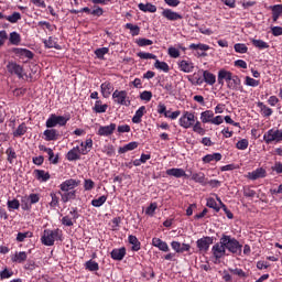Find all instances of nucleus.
I'll use <instances>...</instances> for the list:
<instances>
[{
  "label": "nucleus",
  "instance_id": "1",
  "mask_svg": "<svg viewBox=\"0 0 282 282\" xmlns=\"http://www.w3.org/2000/svg\"><path fill=\"white\" fill-rule=\"evenodd\" d=\"M220 243L225 246V250H228L232 254H241V248H243V246H241L236 238H232V236L223 235Z\"/></svg>",
  "mask_w": 282,
  "mask_h": 282
},
{
  "label": "nucleus",
  "instance_id": "2",
  "mask_svg": "<svg viewBox=\"0 0 282 282\" xmlns=\"http://www.w3.org/2000/svg\"><path fill=\"white\" fill-rule=\"evenodd\" d=\"M63 237V230L61 229H45L41 237L43 246H54L55 241H59Z\"/></svg>",
  "mask_w": 282,
  "mask_h": 282
},
{
  "label": "nucleus",
  "instance_id": "3",
  "mask_svg": "<svg viewBox=\"0 0 282 282\" xmlns=\"http://www.w3.org/2000/svg\"><path fill=\"white\" fill-rule=\"evenodd\" d=\"M265 144H279L282 142V129L272 128L263 134Z\"/></svg>",
  "mask_w": 282,
  "mask_h": 282
},
{
  "label": "nucleus",
  "instance_id": "4",
  "mask_svg": "<svg viewBox=\"0 0 282 282\" xmlns=\"http://www.w3.org/2000/svg\"><path fill=\"white\" fill-rule=\"evenodd\" d=\"M67 122H69V117L56 116L55 113H52L50 115L45 124L47 129H54V127H65Z\"/></svg>",
  "mask_w": 282,
  "mask_h": 282
},
{
  "label": "nucleus",
  "instance_id": "5",
  "mask_svg": "<svg viewBox=\"0 0 282 282\" xmlns=\"http://www.w3.org/2000/svg\"><path fill=\"white\" fill-rule=\"evenodd\" d=\"M112 100L115 105H121L122 107L131 106V100L129 99V94L127 90H115L112 93Z\"/></svg>",
  "mask_w": 282,
  "mask_h": 282
},
{
  "label": "nucleus",
  "instance_id": "6",
  "mask_svg": "<svg viewBox=\"0 0 282 282\" xmlns=\"http://www.w3.org/2000/svg\"><path fill=\"white\" fill-rule=\"evenodd\" d=\"M178 124L183 129H191L195 124V112L184 111L178 119Z\"/></svg>",
  "mask_w": 282,
  "mask_h": 282
},
{
  "label": "nucleus",
  "instance_id": "7",
  "mask_svg": "<svg viewBox=\"0 0 282 282\" xmlns=\"http://www.w3.org/2000/svg\"><path fill=\"white\" fill-rule=\"evenodd\" d=\"M78 217H80V214H78V209L74 207L69 212V215L62 218V224L63 226L72 227L76 224V219H78Z\"/></svg>",
  "mask_w": 282,
  "mask_h": 282
},
{
  "label": "nucleus",
  "instance_id": "8",
  "mask_svg": "<svg viewBox=\"0 0 282 282\" xmlns=\"http://www.w3.org/2000/svg\"><path fill=\"white\" fill-rule=\"evenodd\" d=\"M196 246L200 252H208L210 246H213V237H203L196 241Z\"/></svg>",
  "mask_w": 282,
  "mask_h": 282
},
{
  "label": "nucleus",
  "instance_id": "9",
  "mask_svg": "<svg viewBox=\"0 0 282 282\" xmlns=\"http://www.w3.org/2000/svg\"><path fill=\"white\" fill-rule=\"evenodd\" d=\"M80 186V181H76L74 178H69L64 181L61 185H59V192H72V191H76L74 188Z\"/></svg>",
  "mask_w": 282,
  "mask_h": 282
},
{
  "label": "nucleus",
  "instance_id": "10",
  "mask_svg": "<svg viewBox=\"0 0 282 282\" xmlns=\"http://www.w3.org/2000/svg\"><path fill=\"white\" fill-rule=\"evenodd\" d=\"M9 74L12 76H18V78H23V66L17 64L15 62H9L7 65Z\"/></svg>",
  "mask_w": 282,
  "mask_h": 282
},
{
  "label": "nucleus",
  "instance_id": "11",
  "mask_svg": "<svg viewBox=\"0 0 282 282\" xmlns=\"http://www.w3.org/2000/svg\"><path fill=\"white\" fill-rule=\"evenodd\" d=\"M212 252L215 259H221L226 257V247L224 243H221V240L213 246Z\"/></svg>",
  "mask_w": 282,
  "mask_h": 282
},
{
  "label": "nucleus",
  "instance_id": "12",
  "mask_svg": "<svg viewBox=\"0 0 282 282\" xmlns=\"http://www.w3.org/2000/svg\"><path fill=\"white\" fill-rule=\"evenodd\" d=\"M177 65L180 72H183L184 74H191L195 69V64L191 61H178Z\"/></svg>",
  "mask_w": 282,
  "mask_h": 282
},
{
  "label": "nucleus",
  "instance_id": "13",
  "mask_svg": "<svg viewBox=\"0 0 282 282\" xmlns=\"http://www.w3.org/2000/svg\"><path fill=\"white\" fill-rule=\"evenodd\" d=\"M161 14L167 21H180V20L184 19V17H182V14H180L171 9H164Z\"/></svg>",
  "mask_w": 282,
  "mask_h": 282
},
{
  "label": "nucleus",
  "instance_id": "14",
  "mask_svg": "<svg viewBox=\"0 0 282 282\" xmlns=\"http://www.w3.org/2000/svg\"><path fill=\"white\" fill-rule=\"evenodd\" d=\"M43 135H44V140L46 142H54L56 140H58V138H61V133H58V130L56 129H46L44 132H43Z\"/></svg>",
  "mask_w": 282,
  "mask_h": 282
},
{
  "label": "nucleus",
  "instance_id": "15",
  "mask_svg": "<svg viewBox=\"0 0 282 282\" xmlns=\"http://www.w3.org/2000/svg\"><path fill=\"white\" fill-rule=\"evenodd\" d=\"M231 78H232V73L230 70L223 68L218 72V78H217L218 85H224V80H226V83L228 85V83H230Z\"/></svg>",
  "mask_w": 282,
  "mask_h": 282
},
{
  "label": "nucleus",
  "instance_id": "16",
  "mask_svg": "<svg viewBox=\"0 0 282 282\" xmlns=\"http://www.w3.org/2000/svg\"><path fill=\"white\" fill-rule=\"evenodd\" d=\"M12 263H25L28 261V252L25 251H15L10 256Z\"/></svg>",
  "mask_w": 282,
  "mask_h": 282
},
{
  "label": "nucleus",
  "instance_id": "17",
  "mask_svg": "<svg viewBox=\"0 0 282 282\" xmlns=\"http://www.w3.org/2000/svg\"><path fill=\"white\" fill-rule=\"evenodd\" d=\"M80 147L76 145L67 152L66 159L68 162H76V160H80Z\"/></svg>",
  "mask_w": 282,
  "mask_h": 282
},
{
  "label": "nucleus",
  "instance_id": "18",
  "mask_svg": "<svg viewBox=\"0 0 282 282\" xmlns=\"http://www.w3.org/2000/svg\"><path fill=\"white\" fill-rule=\"evenodd\" d=\"M26 204L23 206V210H30L32 208V204H39L41 202V195L39 194H30L26 198Z\"/></svg>",
  "mask_w": 282,
  "mask_h": 282
},
{
  "label": "nucleus",
  "instance_id": "19",
  "mask_svg": "<svg viewBox=\"0 0 282 282\" xmlns=\"http://www.w3.org/2000/svg\"><path fill=\"white\" fill-rule=\"evenodd\" d=\"M166 175H169L170 177H188V175H186V171H184V169H180V167H172L166 170Z\"/></svg>",
  "mask_w": 282,
  "mask_h": 282
},
{
  "label": "nucleus",
  "instance_id": "20",
  "mask_svg": "<svg viewBox=\"0 0 282 282\" xmlns=\"http://www.w3.org/2000/svg\"><path fill=\"white\" fill-rule=\"evenodd\" d=\"M268 175V172L263 167H258L248 174L249 180H261Z\"/></svg>",
  "mask_w": 282,
  "mask_h": 282
},
{
  "label": "nucleus",
  "instance_id": "21",
  "mask_svg": "<svg viewBox=\"0 0 282 282\" xmlns=\"http://www.w3.org/2000/svg\"><path fill=\"white\" fill-rule=\"evenodd\" d=\"M126 256H127V249L124 247H121L119 249H113L110 252V257L115 261H122V259H124Z\"/></svg>",
  "mask_w": 282,
  "mask_h": 282
},
{
  "label": "nucleus",
  "instance_id": "22",
  "mask_svg": "<svg viewBox=\"0 0 282 282\" xmlns=\"http://www.w3.org/2000/svg\"><path fill=\"white\" fill-rule=\"evenodd\" d=\"M80 147L82 148H79V152L82 155H87V153L94 149V140L91 138L86 139L85 142H80Z\"/></svg>",
  "mask_w": 282,
  "mask_h": 282
},
{
  "label": "nucleus",
  "instance_id": "23",
  "mask_svg": "<svg viewBox=\"0 0 282 282\" xmlns=\"http://www.w3.org/2000/svg\"><path fill=\"white\" fill-rule=\"evenodd\" d=\"M116 131V123H110L109 126H101L98 129V135L108 137L111 135Z\"/></svg>",
  "mask_w": 282,
  "mask_h": 282
},
{
  "label": "nucleus",
  "instance_id": "24",
  "mask_svg": "<svg viewBox=\"0 0 282 282\" xmlns=\"http://www.w3.org/2000/svg\"><path fill=\"white\" fill-rule=\"evenodd\" d=\"M202 72H203V83H206V85H210V86L217 83V76L210 73V70H202Z\"/></svg>",
  "mask_w": 282,
  "mask_h": 282
},
{
  "label": "nucleus",
  "instance_id": "25",
  "mask_svg": "<svg viewBox=\"0 0 282 282\" xmlns=\"http://www.w3.org/2000/svg\"><path fill=\"white\" fill-rule=\"evenodd\" d=\"M191 178L193 182H196V184H200L202 186H206L208 184V180L204 172L193 173Z\"/></svg>",
  "mask_w": 282,
  "mask_h": 282
},
{
  "label": "nucleus",
  "instance_id": "26",
  "mask_svg": "<svg viewBox=\"0 0 282 282\" xmlns=\"http://www.w3.org/2000/svg\"><path fill=\"white\" fill-rule=\"evenodd\" d=\"M152 246L161 250V252H169V243L160 238L152 239Z\"/></svg>",
  "mask_w": 282,
  "mask_h": 282
},
{
  "label": "nucleus",
  "instance_id": "27",
  "mask_svg": "<svg viewBox=\"0 0 282 282\" xmlns=\"http://www.w3.org/2000/svg\"><path fill=\"white\" fill-rule=\"evenodd\" d=\"M101 96L109 98L113 91V85L110 82H105L100 85Z\"/></svg>",
  "mask_w": 282,
  "mask_h": 282
},
{
  "label": "nucleus",
  "instance_id": "28",
  "mask_svg": "<svg viewBox=\"0 0 282 282\" xmlns=\"http://www.w3.org/2000/svg\"><path fill=\"white\" fill-rule=\"evenodd\" d=\"M45 47L48 50H62L61 45L58 44V39L50 36L47 40L43 41Z\"/></svg>",
  "mask_w": 282,
  "mask_h": 282
},
{
  "label": "nucleus",
  "instance_id": "29",
  "mask_svg": "<svg viewBox=\"0 0 282 282\" xmlns=\"http://www.w3.org/2000/svg\"><path fill=\"white\" fill-rule=\"evenodd\" d=\"M58 195H61L63 204H67V202H72V199H76V191L58 192Z\"/></svg>",
  "mask_w": 282,
  "mask_h": 282
},
{
  "label": "nucleus",
  "instance_id": "30",
  "mask_svg": "<svg viewBox=\"0 0 282 282\" xmlns=\"http://www.w3.org/2000/svg\"><path fill=\"white\" fill-rule=\"evenodd\" d=\"M213 118H215V112L213 110H205L200 113V121L203 124H208V122H213Z\"/></svg>",
  "mask_w": 282,
  "mask_h": 282
},
{
  "label": "nucleus",
  "instance_id": "31",
  "mask_svg": "<svg viewBox=\"0 0 282 282\" xmlns=\"http://www.w3.org/2000/svg\"><path fill=\"white\" fill-rule=\"evenodd\" d=\"M257 107H259L260 111H261V115L264 117V118H270V116H272V113H274V111L272 110V108L265 106V104L259 101L257 104Z\"/></svg>",
  "mask_w": 282,
  "mask_h": 282
},
{
  "label": "nucleus",
  "instance_id": "32",
  "mask_svg": "<svg viewBox=\"0 0 282 282\" xmlns=\"http://www.w3.org/2000/svg\"><path fill=\"white\" fill-rule=\"evenodd\" d=\"M144 111H147V107L141 106L134 113V116L132 117V122L134 124H140V122H142V117L144 116Z\"/></svg>",
  "mask_w": 282,
  "mask_h": 282
},
{
  "label": "nucleus",
  "instance_id": "33",
  "mask_svg": "<svg viewBox=\"0 0 282 282\" xmlns=\"http://www.w3.org/2000/svg\"><path fill=\"white\" fill-rule=\"evenodd\" d=\"M221 153H213L203 156L204 164H210V162H220Z\"/></svg>",
  "mask_w": 282,
  "mask_h": 282
},
{
  "label": "nucleus",
  "instance_id": "34",
  "mask_svg": "<svg viewBox=\"0 0 282 282\" xmlns=\"http://www.w3.org/2000/svg\"><path fill=\"white\" fill-rule=\"evenodd\" d=\"M138 8L139 10H141V12H151V13H154V12H158V7H155V4H152V3H139L138 4Z\"/></svg>",
  "mask_w": 282,
  "mask_h": 282
},
{
  "label": "nucleus",
  "instance_id": "35",
  "mask_svg": "<svg viewBox=\"0 0 282 282\" xmlns=\"http://www.w3.org/2000/svg\"><path fill=\"white\" fill-rule=\"evenodd\" d=\"M34 175L39 182H47L50 180V174L45 170H34Z\"/></svg>",
  "mask_w": 282,
  "mask_h": 282
},
{
  "label": "nucleus",
  "instance_id": "36",
  "mask_svg": "<svg viewBox=\"0 0 282 282\" xmlns=\"http://www.w3.org/2000/svg\"><path fill=\"white\" fill-rule=\"evenodd\" d=\"M108 105L107 104H104L102 105V101L101 100H97L96 102H95V106H94V112L95 113H105L106 111H107V109H108Z\"/></svg>",
  "mask_w": 282,
  "mask_h": 282
},
{
  "label": "nucleus",
  "instance_id": "37",
  "mask_svg": "<svg viewBox=\"0 0 282 282\" xmlns=\"http://www.w3.org/2000/svg\"><path fill=\"white\" fill-rule=\"evenodd\" d=\"M34 237V234L32 231H24V232H18L15 240L19 243H23L26 239H32Z\"/></svg>",
  "mask_w": 282,
  "mask_h": 282
},
{
  "label": "nucleus",
  "instance_id": "38",
  "mask_svg": "<svg viewBox=\"0 0 282 282\" xmlns=\"http://www.w3.org/2000/svg\"><path fill=\"white\" fill-rule=\"evenodd\" d=\"M128 241H129V243H131L132 250L134 252H138L140 250V240H138V237L130 235L128 237Z\"/></svg>",
  "mask_w": 282,
  "mask_h": 282
},
{
  "label": "nucleus",
  "instance_id": "39",
  "mask_svg": "<svg viewBox=\"0 0 282 282\" xmlns=\"http://www.w3.org/2000/svg\"><path fill=\"white\" fill-rule=\"evenodd\" d=\"M139 147V143L135 141H132L126 145H123L122 148H119V153H127L129 151H134V149Z\"/></svg>",
  "mask_w": 282,
  "mask_h": 282
},
{
  "label": "nucleus",
  "instance_id": "40",
  "mask_svg": "<svg viewBox=\"0 0 282 282\" xmlns=\"http://www.w3.org/2000/svg\"><path fill=\"white\" fill-rule=\"evenodd\" d=\"M282 14V6L281 4H275L272 8V19L274 23L279 21V17Z\"/></svg>",
  "mask_w": 282,
  "mask_h": 282
},
{
  "label": "nucleus",
  "instance_id": "41",
  "mask_svg": "<svg viewBox=\"0 0 282 282\" xmlns=\"http://www.w3.org/2000/svg\"><path fill=\"white\" fill-rule=\"evenodd\" d=\"M241 85V79L237 75H231V80L227 84L229 89H237Z\"/></svg>",
  "mask_w": 282,
  "mask_h": 282
},
{
  "label": "nucleus",
  "instance_id": "42",
  "mask_svg": "<svg viewBox=\"0 0 282 282\" xmlns=\"http://www.w3.org/2000/svg\"><path fill=\"white\" fill-rule=\"evenodd\" d=\"M25 133H28V126H25V123L23 122L13 132V137L21 138V135H25Z\"/></svg>",
  "mask_w": 282,
  "mask_h": 282
},
{
  "label": "nucleus",
  "instance_id": "43",
  "mask_svg": "<svg viewBox=\"0 0 282 282\" xmlns=\"http://www.w3.org/2000/svg\"><path fill=\"white\" fill-rule=\"evenodd\" d=\"M85 268H86V270H89V272H98V270H100L98 262H96L94 260H88L85 263Z\"/></svg>",
  "mask_w": 282,
  "mask_h": 282
},
{
  "label": "nucleus",
  "instance_id": "44",
  "mask_svg": "<svg viewBox=\"0 0 282 282\" xmlns=\"http://www.w3.org/2000/svg\"><path fill=\"white\" fill-rule=\"evenodd\" d=\"M251 43L254 47H258V50H268V47H270V44L263 40H252Z\"/></svg>",
  "mask_w": 282,
  "mask_h": 282
},
{
  "label": "nucleus",
  "instance_id": "45",
  "mask_svg": "<svg viewBox=\"0 0 282 282\" xmlns=\"http://www.w3.org/2000/svg\"><path fill=\"white\" fill-rule=\"evenodd\" d=\"M7 160L9 164H14L17 159V152L12 148H8L6 151Z\"/></svg>",
  "mask_w": 282,
  "mask_h": 282
},
{
  "label": "nucleus",
  "instance_id": "46",
  "mask_svg": "<svg viewBox=\"0 0 282 282\" xmlns=\"http://www.w3.org/2000/svg\"><path fill=\"white\" fill-rule=\"evenodd\" d=\"M13 275H14V271H12V269H9L8 267H6L2 271H0L1 281L6 279H10Z\"/></svg>",
  "mask_w": 282,
  "mask_h": 282
},
{
  "label": "nucleus",
  "instance_id": "47",
  "mask_svg": "<svg viewBox=\"0 0 282 282\" xmlns=\"http://www.w3.org/2000/svg\"><path fill=\"white\" fill-rule=\"evenodd\" d=\"M154 67L155 69H160L161 72H165V73H167L170 69L169 64L166 62H160V59L155 61Z\"/></svg>",
  "mask_w": 282,
  "mask_h": 282
},
{
  "label": "nucleus",
  "instance_id": "48",
  "mask_svg": "<svg viewBox=\"0 0 282 282\" xmlns=\"http://www.w3.org/2000/svg\"><path fill=\"white\" fill-rule=\"evenodd\" d=\"M126 29L130 30L131 36H138L140 34V26L135 24L127 23Z\"/></svg>",
  "mask_w": 282,
  "mask_h": 282
},
{
  "label": "nucleus",
  "instance_id": "49",
  "mask_svg": "<svg viewBox=\"0 0 282 282\" xmlns=\"http://www.w3.org/2000/svg\"><path fill=\"white\" fill-rule=\"evenodd\" d=\"M206 206L208 208H213L216 213H219V210H221V207L217 205V200H215V198L213 197L207 198Z\"/></svg>",
  "mask_w": 282,
  "mask_h": 282
},
{
  "label": "nucleus",
  "instance_id": "50",
  "mask_svg": "<svg viewBox=\"0 0 282 282\" xmlns=\"http://www.w3.org/2000/svg\"><path fill=\"white\" fill-rule=\"evenodd\" d=\"M192 127L194 133H198V135H206V130L202 127V122L196 121Z\"/></svg>",
  "mask_w": 282,
  "mask_h": 282
},
{
  "label": "nucleus",
  "instance_id": "51",
  "mask_svg": "<svg viewBox=\"0 0 282 282\" xmlns=\"http://www.w3.org/2000/svg\"><path fill=\"white\" fill-rule=\"evenodd\" d=\"M137 56H139V58H142L143 61H149V59L156 61L158 59V56L155 54L145 53V52H139L137 54Z\"/></svg>",
  "mask_w": 282,
  "mask_h": 282
},
{
  "label": "nucleus",
  "instance_id": "52",
  "mask_svg": "<svg viewBox=\"0 0 282 282\" xmlns=\"http://www.w3.org/2000/svg\"><path fill=\"white\" fill-rule=\"evenodd\" d=\"M9 41H10L11 45H19V43H21V34L17 33V32H11Z\"/></svg>",
  "mask_w": 282,
  "mask_h": 282
},
{
  "label": "nucleus",
  "instance_id": "53",
  "mask_svg": "<svg viewBox=\"0 0 282 282\" xmlns=\"http://www.w3.org/2000/svg\"><path fill=\"white\" fill-rule=\"evenodd\" d=\"M107 202V196L102 195L99 198H95L91 200V206L95 208H100Z\"/></svg>",
  "mask_w": 282,
  "mask_h": 282
},
{
  "label": "nucleus",
  "instance_id": "54",
  "mask_svg": "<svg viewBox=\"0 0 282 282\" xmlns=\"http://www.w3.org/2000/svg\"><path fill=\"white\" fill-rule=\"evenodd\" d=\"M189 50H199L200 52H208V50H210V46H208V44L193 43L189 45Z\"/></svg>",
  "mask_w": 282,
  "mask_h": 282
},
{
  "label": "nucleus",
  "instance_id": "55",
  "mask_svg": "<svg viewBox=\"0 0 282 282\" xmlns=\"http://www.w3.org/2000/svg\"><path fill=\"white\" fill-rule=\"evenodd\" d=\"M234 50H235V52H237V54H247L248 53V46L243 43L235 44Z\"/></svg>",
  "mask_w": 282,
  "mask_h": 282
},
{
  "label": "nucleus",
  "instance_id": "56",
  "mask_svg": "<svg viewBox=\"0 0 282 282\" xmlns=\"http://www.w3.org/2000/svg\"><path fill=\"white\" fill-rule=\"evenodd\" d=\"M6 21H9V23H19L21 21V13L13 12L11 15H7Z\"/></svg>",
  "mask_w": 282,
  "mask_h": 282
},
{
  "label": "nucleus",
  "instance_id": "57",
  "mask_svg": "<svg viewBox=\"0 0 282 282\" xmlns=\"http://www.w3.org/2000/svg\"><path fill=\"white\" fill-rule=\"evenodd\" d=\"M245 85L247 87H259L260 82L250 76H247V77H245Z\"/></svg>",
  "mask_w": 282,
  "mask_h": 282
},
{
  "label": "nucleus",
  "instance_id": "58",
  "mask_svg": "<svg viewBox=\"0 0 282 282\" xmlns=\"http://www.w3.org/2000/svg\"><path fill=\"white\" fill-rule=\"evenodd\" d=\"M109 54V47H101V48H97L95 51V55L97 56V58H99L100 61H102L105 58V55Z\"/></svg>",
  "mask_w": 282,
  "mask_h": 282
},
{
  "label": "nucleus",
  "instance_id": "59",
  "mask_svg": "<svg viewBox=\"0 0 282 282\" xmlns=\"http://www.w3.org/2000/svg\"><path fill=\"white\" fill-rule=\"evenodd\" d=\"M188 80L192 85H204V78H202V75L197 73L193 75V78H188Z\"/></svg>",
  "mask_w": 282,
  "mask_h": 282
},
{
  "label": "nucleus",
  "instance_id": "60",
  "mask_svg": "<svg viewBox=\"0 0 282 282\" xmlns=\"http://www.w3.org/2000/svg\"><path fill=\"white\" fill-rule=\"evenodd\" d=\"M135 43H137V45H138L139 47H147V46L153 44V42H152L151 40L144 39V37L138 39V40L135 41Z\"/></svg>",
  "mask_w": 282,
  "mask_h": 282
},
{
  "label": "nucleus",
  "instance_id": "61",
  "mask_svg": "<svg viewBox=\"0 0 282 282\" xmlns=\"http://www.w3.org/2000/svg\"><path fill=\"white\" fill-rule=\"evenodd\" d=\"M248 139H242L236 143V149L239 151H246V149H248Z\"/></svg>",
  "mask_w": 282,
  "mask_h": 282
},
{
  "label": "nucleus",
  "instance_id": "62",
  "mask_svg": "<svg viewBox=\"0 0 282 282\" xmlns=\"http://www.w3.org/2000/svg\"><path fill=\"white\" fill-rule=\"evenodd\" d=\"M140 98L145 102H151V98H153V93H151L150 90H144L140 94Z\"/></svg>",
  "mask_w": 282,
  "mask_h": 282
},
{
  "label": "nucleus",
  "instance_id": "63",
  "mask_svg": "<svg viewBox=\"0 0 282 282\" xmlns=\"http://www.w3.org/2000/svg\"><path fill=\"white\" fill-rule=\"evenodd\" d=\"M167 54L171 56V58H180V50L175 48L174 46L169 47Z\"/></svg>",
  "mask_w": 282,
  "mask_h": 282
},
{
  "label": "nucleus",
  "instance_id": "64",
  "mask_svg": "<svg viewBox=\"0 0 282 282\" xmlns=\"http://www.w3.org/2000/svg\"><path fill=\"white\" fill-rule=\"evenodd\" d=\"M96 186V183H94L93 180L87 178L84 181V191H93V188Z\"/></svg>",
  "mask_w": 282,
  "mask_h": 282
}]
</instances>
